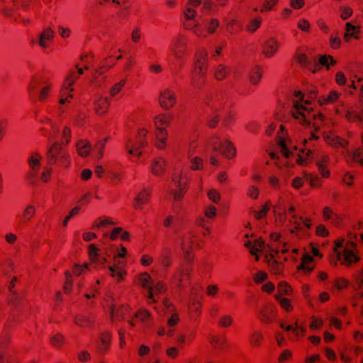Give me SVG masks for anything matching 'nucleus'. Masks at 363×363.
<instances>
[{
	"label": "nucleus",
	"instance_id": "nucleus-48",
	"mask_svg": "<svg viewBox=\"0 0 363 363\" xmlns=\"http://www.w3.org/2000/svg\"><path fill=\"white\" fill-rule=\"evenodd\" d=\"M59 131V128L52 123L51 125H49L46 130L42 132V134L43 136L48 138L49 140H52L57 137Z\"/></svg>",
	"mask_w": 363,
	"mask_h": 363
},
{
	"label": "nucleus",
	"instance_id": "nucleus-31",
	"mask_svg": "<svg viewBox=\"0 0 363 363\" xmlns=\"http://www.w3.org/2000/svg\"><path fill=\"white\" fill-rule=\"evenodd\" d=\"M329 160V156L327 154L321 153L316 162L319 173L325 178H328L330 175V170L327 168Z\"/></svg>",
	"mask_w": 363,
	"mask_h": 363
},
{
	"label": "nucleus",
	"instance_id": "nucleus-63",
	"mask_svg": "<svg viewBox=\"0 0 363 363\" xmlns=\"http://www.w3.org/2000/svg\"><path fill=\"white\" fill-rule=\"evenodd\" d=\"M99 250L95 245H89V256L91 262L95 263L99 259Z\"/></svg>",
	"mask_w": 363,
	"mask_h": 363
},
{
	"label": "nucleus",
	"instance_id": "nucleus-44",
	"mask_svg": "<svg viewBox=\"0 0 363 363\" xmlns=\"http://www.w3.org/2000/svg\"><path fill=\"white\" fill-rule=\"evenodd\" d=\"M340 96V94L336 91H330L328 96H322L318 98V103L320 105H325L329 104L335 103L337 101Z\"/></svg>",
	"mask_w": 363,
	"mask_h": 363
},
{
	"label": "nucleus",
	"instance_id": "nucleus-42",
	"mask_svg": "<svg viewBox=\"0 0 363 363\" xmlns=\"http://www.w3.org/2000/svg\"><path fill=\"white\" fill-rule=\"evenodd\" d=\"M230 71V68L228 66L220 64L216 67L213 75L216 80L223 81L227 77Z\"/></svg>",
	"mask_w": 363,
	"mask_h": 363
},
{
	"label": "nucleus",
	"instance_id": "nucleus-62",
	"mask_svg": "<svg viewBox=\"0 0 363 363\" xmlns=\"http://www.w3.org/2000/svg\"><path fill=\"white\" fill-rule=\"evenodd\" d=\"M272 206V204L269 201H267L264 204V206L262 207V208L260 211H255V217L257 220H261L262 218H264L267 214L268 213L270 208Z\"/></svg>",
	"mask_w": 363,
	"mask_h": 363
},
{
	"label": "nucleus",
	"instance_id": "nucleus-4",
	"mask_svg": "<svg viewBox=\"0 0 363 363\" xmlns=\"http://www.w3.org/2000/svg\"><path fill=\"white\" fill-rule=\"evenodd\" d=\"M46 159L50 165L57 164L59 167L67 168L70 164L69 154L58 142L54 143L48 150Z\"/></svg>",
	"mask_w": 363,
	"mask_h": 363
},
{
	"label": "nucleus",
	"instance_id": "nucleus-9",
	"mask_svg": "<svg viewBox=\"0 0 363 363\" xmlns=\"http://www.w3.org/2000/svg\"><path fill=\"white\" fill-rule=\"evenodd\" d=\"M188 37L184 34H178L172 42V52L177 60H182L187 54Z\"/></svg>",
	"mask_w": 363,
	"mask_h": 363
},
{
	"label": "nucleus",
	"instance_id": "nucleus-2",
	"mask_svg": "<svg viewBox=\"0 0 363 363\" xmlns=\"http://www.w3.org/2000/svg\"><path fill=\"white\" fill-rule=\"evenodd\" d=\"M356 244L353 241L337 239L334 241L333 252L330 263L333 266H337L339 263L346 267H350L353 264L357 263L360 257L354 252Z\"/></svg>",
	"mask_w": 363,
	"mask_h": 363
},
{
	"label": "nucleus",
	"instance_id": "nucleus-60",
	"mask_svg": "<svg viewBox=\"0 0 363 363\" xmlns=\"http://www.w3.org/2000/svg\"><path fill=\"white\" fill-rule=\"evenodd\" d=\"M262 24L261 18H255L250 21L246 27V30L250 33L255 32Z\"/></svg>",
	"mask_w": 363,
	"mask_h": 363
},
{
	"label": "nucleus",
	"instance_id": "nucleus-49",
	"mask_svg": "<svg viewBox=\"0 0 363 363\" xmlns=\"http://www.w3.org/2000/svg\"><path fill=\"white\" fill-rule=\"evenodd\" d=\"M276 300L279 302L280 307L287 313L294 310L291 300L286 298L281 297L280 295H275Z\"/></svg>",
	"mask_w": 363,
	"mask_h": 363
},
{
	"label": "nucleus",
	"instance_id": "nucleus-15",
	"mask_svg": "<svg viewBox=\"0 0 363 363\" xmlns=\"http://www.w3.org/2000/svg\"><path fill=\"white\" fill-rule=\"evenodd\" d=\"M112 335L109 331H104L99 335L95 343L96 352L99 354H106L111 347Z\"/></svg>",
	"mask_w": 363,
	"mask_h": 363
},
{
	"label": "nucleus",
	"instance_id": "nucleus-32",
	"mask_svg": "<svg viewBox=\"0 0 363 363\" xmlns=\"http://www.w3.org/2000/svg\"><path fill=\"white\" fill-rule=\"evenodd\" d=\"M183 26L184 29L192 31L199 38L207 37V33L200 27L199 23L196 21L191 22L186 20V21L184 22Z\"/></svg>",
	"mask_w": 363,
	"mask_h": 363
},
{
	"label": "nucleus",
	"instance_id": "nucleus-57",
	"mask_svg": "<svg viewBox=\"0 0 363 363\" xmlns=\"http://www.w3.org/2000/svg\"><path fill=\"white\" fill-rule=\"evenodd\" d=\"M125 83L126 79H122L120 80V82L113 85L109 91L111 96L114 97L118 94H119L122 90L123 87L125 86Z\"/></svg>",
	"mask_w": 363,
	"mask_h": 363
},
{
	"label": "nucleus",
	"instance_id": "nucleus-36",
	"mask_svg": "<svg viewBox=\"0 0 363 363\" xmlns=\"http://www.w3.org/2000/svg\"><path fill=\"white\" fill-rule=\"evenodd\" d=\"M263 69L260 65L254 66L249 74V80L251 84L257 85L262 77Z\"/></svg>",
	"mask_w": 363,
	"mask_h": 363
},
{
	"label": "nucleus",
	"instance_id": "nucleus-6",
	"mask_svg": "<svg viewBox=\"0 0 363 363\" xmlns=\"http://www.w3.org/2000/svg\"><path fill=\"white\" fill-rule=\"evenodd\" d=\"M148 130L145 128L138 129L135 140L129 139L125 145L126 149L130 155L140 157L142 154L140 150L147 145L146 136Z\"/></svg>",
	"mask_w": 363,
	"mask_h": 363
},
{
	"label": "nucleus",
	"instance_id": "nucleus-41",
	"mask_svg": "<svg viewBox=\"0 0 363 363\" xmlns=\"http://www.w3.org/2000/svg\"><path fill=\"white\" fill-rule=\"evenodd\" d=\"M291 331L292 332V334L289 335L288 337L291 340L296 341L298 340V338L305 336L306 328L303 325L299 326L298 323L296 322L294 325H293V329L291 330Z\"/></svg>",
	"mask_w": 363,
	"mask_h": 363
},
{
	"label": "nucleus",
	"instance_id": "nucleus-25",
	"mask_svg": "<svg viewBox=\"0 0 363 363\" xmlns=\"http://www.w3.org/2000/svg\"><path fill=\"white\" fill-rule=\"evenodd\" d=\"M74 91H69V89L65 90L64 89L61 88L60 91V99H59V107H58V111L60 114H62L65 112V105L66 104H69L72 102V99L74 98L73 96Z\"/></svg>",
	"mask_w": 363,
	"mask_h": 363
},
{
	"label": "nucleus",
	"instance_id": "nucleus-50",
	"mask_svg": "<svg viewBox=\"0 0 363 363\" xmlns=\"http://www.w3.org/2000/svg\"><path fill=\"white\" fill-rule=\"evenodd\" d=\"M161 264L165 267H169L172 264V252L169 249H164L160 257Z\"/></svg>",
	"mask_w": 363,
	"mask_h": 363
},
{
	"label": "nucleus",
	"instance_id": "nucleus-12",
	"mask_svg": "<svg viewBox=\"0 0 363 363\" xmlns=\"http://www.w3.org/2000/svg\"><path fill=\"white\" fill-rule=\"evenodd\" d=\"M173 182L176 186V189L172 191L174 201H181L186 194L188 189L189 181L187 177L182 174L173 176Z\"/></svg>",
	"mask_w": 363,
	"mask_h": 363
},
{
	"label": "nucleus",
	"instance_id": "nucleus-8",
	"mask_svg": "<svg viewBox=\"0 0 363 363\" xmlns=\"http://www.w3.org/2000/svg\"><path fill=\"white\" fill-rule=\"evenodd\" d=\"M116 64V62L113 56L111 55L105 58L94 71L91 81V83L97 86H101L106 79L104 74L115 66Z\"/></svg>",
	"mask_w": 363,
	"mask_h": 363
},
{
	"label": "nucleus",
	"instance_id": "nucleus-40",
	"mask_svg": "<svg viewBox=\"0 0 363 363\" xmlns=\"http://www.w3.org/2000/svg\"><path fill=\"white\" fill-rule=\"evenodd\" d=\"M264 340V335L260 330H255L249 337V344L253 348H258L261 346Z\"/></svg>",
	"mask_w": 363,
	"mask_h": 363
},
{
	"label": "nucleus",
	"instance_id": "nucleus-52",
	"mask_svg": "<svg viewBox=\"0 0 363 363\" xmlns=\"http://www.w3.org/2000/svg\"><path fill=\"white\" fill-rule=\"evenodd\" d=\"M345 30L346 32L344 35V38L346 41H347L350 37H352L355 39L359 38V37L356 35V33L359 32L356 26L352 25L350 23H347L345 25Z\"/></svg>",
	"mask_w": 363,
	"mask_h": 363
},
{
	"label": "nucleus",
	"instance_id": "nucleus-46",
	"mask_svg": "<svg viewBox=\"0 0 363 363\" xmlns=\"http://www.w3.org/2000/svg\"><path fill=\"white\" fill-rule=\"evenodd\" d=\"M108 269L111 272V276L118 281L123 280L126 274L125 271L116 264L109 267Z\"/></svg>",
	"mask_w": 363,
	"mask_h": 363
},
{
	"label": "nucleus",
	"instance_id": "nucleus-1",
	"mask_svg": "<svg viewBox=\"0 0 363 363\" xmlns=\"http://www.w3.org/2000/svg\"><path fill=\"white\" fill-rule=\"evenodd\" d=\"M303 101V99L301 102L294 101L291 113L295 118L301 119L300 123L302 125L312 124L314 128V131L311 133V136L308 139L303 140V147L300 149L303 155L309 157L313 153V150H312V147H314L313 141L319 139V137L315 135V132L323 123L325 116L321 113H315L312 108L304 106Z\"/></svg>",
	"mask_w": 363,
	"mask_h": 363
},
{
	"label": "nucleus",
	"instance_id": "nucleus-61",
	"mask_svg": "<svg viewBox=\"0 0 363 363\" xmlns=\"http://www.w3.org/2000/svg\"><path fill=\"white\" fill-rule=\"evenodd\" d=\"M201 303L199 300H192L190 306L189 311L192 313V315L199 316L201 313Z\"/></svg>",
	"mask_w": 363,
	"mask_h": 363
},
{
	"label": "nucleus",
	"instance_id": "nucleus-37",
	"mask_svg": "<svg viewBox=\"0 0 363 363\" xmlns=\"http://www.w3.org/2000/svg\"><path fill=\"white\" fill-rule=\"evenodd\" d=\"M36 208L32 204H28L25 206L21 215V221L22 223H28L35 216Z\"/></svg>",
	"mask_w": 363,
	"mask_h": 363
},
{
	"label": "nucleus",
	"instance_id": "nucleus-27",
	"mask_svg": "<svg viewBox=\"0 0 363 363\" xmlns=\"http://www.w3.org/2000/svg\"><path fill=\"white\" fill-rule=\"evenodd\" d=\"M279 43L277 39L271 38L267 40L264 44L262 53L267 57H273L278 51Z\"/></svg>",
	"mask_w": 363,
	"mask_h": 363
},
{
	"label": "nucleus",
	"instance_id": "nucleus-28",
	"mask_svg": "<svg viewBox=\"0 0 363 363\" xmlns=\"http://www.w3.org/2000/svg\"><path fill=\"white\" fill-rule=\"evenodd\" d=\"M189 267L181 265L173 274L174 283L178 286H182L183 281L189 278Z\"/></svg>",
	"mask_w": 363,
	"mask_h": 363
},
{
	"label": "nucleus",
	"instance_id": "nucleus-55",
	"mask_svg": "<svg viewBox=\"0 0 363 363\" xmlns=\"http://www.w3.org/2000/svg\"><path fill=\"white\" fill-rule=\"evenodd\" d=\"M270 271L276 275L281 274L284 268V265L282 262H279L277 260H272L269 264Z\"/></svg>",
	"mask_w": 363,
	"mask_h": 363
},
{
	"label": "nucleus",
	"instance_id": "nucleus-51",
	"mask_svg": "<svg viewBox=\"0 0 363 363\" xmlns=\"http://www.w3.org/2000/svg\"><path fill=\"white\" fill-rule=\"evenodd\" d=\"M292 293L291 286L286 281H281L277 286V294L282 297L284 295H290Z\"/></svg>",
	"mask_w": 363,
	"mask_h": 363
},
{
	"label": "nucleus",
	"instance_id": "nucleus-23",
	"mask_svg": "<svg viewBox=\"0 0 363 363\" xmlns=\"http://www.w3.org/2000/svg\"><path fill=\"white\" fill-rule=\"evenodd\" d=\"M206 74L207 72L192 70L191 74V86L196 89L204 87L206 82Z\"/></svg>",
	"mask_w": 363,
	"mask_h": 363
},
{
	"label": "nucleus",
	"instance_id": "nucleus-47",
	"mask_svg": "<svg viewBox=\"0 0 363 363\" xmlns=\"http://www.w3.org/2000/svg\"><path fill=\"white\" fill-rule=\"evenodd\" d=\"M234 323V320L232 315L229 314H223L220 316L217 320V325L220 328H227L232 326Z\"/></svg>",
	"mask_w": 363,
	"mask_h": 363
},
{
	"label": "nucleus",
	"instance_id": "nucleus-3",
	"mask_svg": "<svg viewBox=\"0 0 363 363\" xmlns=\"http://www.w3.org/2000/svg\"><path fill=\"white\" fill-rule=\"evenodd\" d=\"M53 83L51 79L42 74L33 75L28 86V91L30 96L38 93V99L40 102H45L51 95Z\"/></svg>",
	"mask_w": 363,
	"mask_h": 363
},
{
	"label": "nucleus",
	"instance_id": "nucleus-35",
	"mask_svg": "<svg viewBox=\"0 0 363 363\" xmlns=\"http://www.w3.org/2000/svg\"><path fill=\"white\" fill-rule=\"evenodd\" d=\"M166 161L162 157L155 158L151 165L152 173L156 176H161L165 170Z\"/></svg>",
	"mask_w": 363,
	"mask_h": 363
},
{
	"label": "nucleus",
	"instance_id": "nucleus-13",
	"mask_svg": "<svg viewBox=\"0 0 363 363\" xmlns=\"http://www.w3.org/2000/svg\"><path fill=\"white\" fill-rule=\"evenodd\" d=\"M177 101V94L172 89L166 88L160 91L159 104L162 109L165 111L172 109L176 105Z\"/></svg>",
	"mask_w": 363,
	"mask_h": 363
},
{
	"label": "nucleus",
	"instance_id": "nucleus-18",
	"mask_svg": "<svg viewBox=\"0 0 363 363\" xmlns=\"http://www.w3.org/2000/svg\"><path fill=\"white\" fill-rule=\"evenodd\" d=\"M313 257L308 253H304L301 258L300 264L296 267V272L301 273L302 275H308L311 274L315 268L314 265H311Z\"/></svg>",
	"mask_w": 363,
	"mask_h": 363
},
{
	"label": "nucleus",
	"instance_id": "nucleus-34",
	"mask_svg": "<svg viewBox=\"0 0 363 363\" xmlns=\"http://www.w3.org/2000/svg\"><path fill=\"white\" fill-rule=\"evenodd\" d=\"M111 309V319L121 320L125 318V317L130 314V308L128 306L121 305L116 309L113 307Z\"/></svg>",
	"mask_w": 363,
	"mask_h": 363
},
{
	"label": "nucleus",
	"instance_id": "nucleus-26",
	"mask_svg": "<svg viewBox=\"0 0 363 363\" xmlns=\"http://www.w3.org/2000/svg\"><path fill=\"white\" fill-rule=\"evenodd\" d=\"M95 322L92 315L77 314L74 317V323L79 327L84 328H91Z\"/></svg>",
	"mask_w": 363,
	"mask_h": 363
},
{
	"label": "nucleus",
	"instance_id": "nucleus-38",
	"mask_svg": "<svg viewBox=\"0 0 363 363\" xmlns=\"http://www.w3.org/2000/svg\"><path fill=\"white\" fill-rule=\"evenodd\" d=\"M351 166H363V149L357 148L351 154L347 160Z\"/></svg>",
	"mask_w": 363,
	"mask_h": 363
},
{
	"label": "nucleus",
	"instance_id": "nucleus-29",
	"mask_svg": "<svg viewBox=\"0 0 363 363\" xmlns=\"http://www.w3.org/2000/svg\"><path fill=\"white\" fill-rule=\"evenodd\" d=\"M208 342L212 347L218 351H223L225 349L229 347L225 336L220 337L215 335H211L208 338Z\"/></svg>",
	"mask_w": 363,
	"mask_h": 363
},
{
	"label": "nucleus",
	"instance_id": "nucleus-14",
	"mask_svg": "<svg viewBox=\"0 0 363 363\" xmlns=\"http://www.w3.org/2000/svg\"><path fill=\"white\" fill-rule=\"evenodd\" d=\"M198 245L196 235L193 232H188L184 235L182 241V249L186 259L191 260L193 257L191 251Z\"/></svg>",
	"mask_w": 363,
	"mask_h": 363
},
{
	"label": "nucleus",
	"instance_id": "nucleus-20",
	"mask_svg": "<svg viewBox=\"0 0 363 363\" xmlns=\"http://www.w3.org/2000/svg\"><path fill=\"white\" fill-rule=\"evenodd\" d=\"M325 143L334 148L346 147L348 145V141L343 139L333 132H330L323 135Z\"/></svg>",
	"mask_w": 363,
	"mask_h": 363
},
{
	"label": "nucleus",
	"instance_id": "nucleus-10",
	"mask_svg": "<svg viewBox=\"0 0 363 363\" xmlns=\"http://www.w3.org/2000/svg\"><path fill=\"white\" fill-rule=\"evenodd\" d=\"M41 160L42 157L38 152H32L28 159L30 171L26 174V180L30 185H34L36 183L38 170L41 166Z\"/></svg>",
	"mask_w": 363,
	"mask_h": 363
},
{
	"label": "nucleus",
	"instance_id": "nucleus-30",
	"mask_svg": "<svg viewBox=\"0 0 363 363\" xmlns=\"http://www.w3.org/2000/svg\"><path fill=\"white\" fill-rule=\"evenodd\" d=\"M110 101L106 97L99 96L94 101V111L99 116L106 114L109 109Z\"/></svg>",
	"mask_w": 363,
	"mask_h": 363
},
{
	"label": "nucleus",
	"instance_id": "nucleus-5",
	"mask_svg": "<svg viewBox=\"0 0 363 363\" xmlns=\"http://www.w3.org/2000/svg\"><path fill=\"white\" fill-rule=\"evenodd\" d=\"M208 145L213 151H219L227 159H232L236 155V149L232 142L228 140H221L217 136L211 137L208 140Z\"/></svg>",
	"mask_w": 363,
	"mask_h": 363
},
{
	"label": "nucleus",
	"instance_id": "nucleus-39",
	"mask_svg": "<svg viewBox=\"0 0 363 363\" xmlns=\"http://www.w3.org/2000/svg\"><path fill=\"white\" fill-rule=\"evenodd\" d=\"M77 151L79 156L87 157L91 152L90 143L86 140H79L77 143Z\"/></svg>",
	"mask_w": 363,
	"mask_h": 363
},
{
	"label": "nucleus",
	"instance_id": "nucleus-16",
	"mask_svg": "<svg viewBox=\"0 0 363 363\" xmlns=\"http://www.w3.org/2000/svg\"><path fill=\"white\" fill-rule=\"evenodd\" d=\"M277 318V310L275 307L270 303L264 304L259 311L257 318L264 324L273 323Z\"/></svg>",
	"mask_w": 363,
	"mask_h": 363
},
{
	"label": "nucleus",
	"instance_id": "nucleus-53",
	"mask_svg": "<svg viewBox=\"0 0 363 363\" xmlns=\"http://www.w3.org/2000/svg\"><path fill=\"white\" fill-rule=\"evenodd\" d=\"M220 25L217 18H211L206 21V26L208 34H213Z\"/></svg>",
	"mask_w": 363,
	"mask_h": 363
},
{
	"label": "nucleus",
	"instance_id": "nucleus-54",
	"mask_svg": "<svg viewBox=\"0 0 363 363\" xmlns=\"http://www.w3.org/2000/svg\"><path fill=\"white\" fill-rule=\"evenodd\" d=\"M296 59L298 62L303 67H308L311 61L306 54L301 52V49H298L296 53Z\"/></svg>",
	"mask_w": 363,
	"mask_h": 363
},
{
	"label": "nucleus",
	"instance_id": "nucleus-43",
	"mask_svg": "<svg viewBox=\"0 0 363 363\" xmlns=\"http://www.w3.org/2000/svg\"><path fill=\"white\" fill-rule=\"evenodd\" d=\"M138 284L146 289H150L152 285V278L147 272H143L137 276Z\"/></svg>",
	"mask_w": 363,
	"mask_h": 363
},
{
	"label": "nucleus",
	"instance_id": "nucleus-59",
	"mask_svg": "<svg viewBox=\"0 0 363 363\" xmlns=\"http://www.w3.org/2000/svg\"><path fill=\"white\" fill-rule=\"evenodd\" d=\"M226 29L229 33L236 34L241 31L242 27L239 22L232 20L227 24Z\"/></svg>",
	"mask_w": 363,
	"mask_h": 363
},
{
	"label": "nucleus",
	"instance_id": "nucleus-22",
	"mask_svg": "<svg viewBox=\"0 0 363 363\" xmlns=\"http://www.w3.org/2000/svg\"><path fill=\"white\" fill-rule=\"evenodd\" d=\"M323 218L325 221H330L335 226L340 225L342 222V217L337 214L330 207L325 206L323 209Z\"/></svg>",
	"mask_w": 363,
	"mask_h": 363
},
{
	"label": "nucleus",
	"instance_id": "nucleus-58",
	"mask_svg": "<svg viewBox=\"0 0 363 363\" xmlns=\"http://www.w3.org/2000/svg\"><path fill=\"white\" fill-rule=\"evenodd\" d=\"M282 199L279 198L278 203L274 206V212L276 215H278L280 217L281 220H284L286 213L284 208L282 206Z\"/></svg>",
	"mask_w": 363,
	"mask_h": 363
},
{
	"label": "nucleus",
	"instance_id": "nucleus-56",
	"mask_svg": "<svg viewBox=\"0 0 363 363\" xmlns=\"http://www.w3.org/2000/svg\"><path fill=\"white\" fill-rule=\"evenodd\" d=\"M114 224L115 223L110 218H99L94 221L92 228H99L107 225Z\"/></svg>",
	"mask_w": 363,
	"mask_h": 363
},
{
	"label": "nucleus",
	"instance_id": "nucleus-24",
	"mask_svg": "<svg viewBox=\"0 0 363 363\" xmlns=\"http://www.w3.org/2000/svg\"><path fill=\"white\" fill-rule=\"evenodd\" d=\"M151 194V190L149 189H143L138 193L135 198L133 207L136 210H140L144 205L149 202Z\"/></svg>",
	"mask_w": 363,
	"mask_h": 363
},
{
	"label": "nucleus",
	"instance_id": "nucleus-64",
	"mask_svg": "<svg viewBox=\"0 0 363 363\" xmlns=\"http://www.w3.org/2000/svg\"><path fill=\"white\" fill-rule=\"evenodd\" d=\"M303 222V217L298 216L296 214L291 216L290 223L295 226V229L291 230V233H294L296 230L301 229V225Z\"/></svg>",
	"mask_w": 363,
	"mask_h": 363
},
{
	"label": "nucleus",
	"instance_id": "nucleus-19",
	"mask_svg": "<svg viewBox=\"0 0 363 363\" xmlns=\"http://www.w3.org/2000/svg\"><path fill=\"white\" fill-rule=\"evenodd\" d=\"M174 120V115L169 112L161 113L153 118L155 128H165L167 129Z\"/></svg>",
	"mask_w": 363,
	"mask_h": 363
},
{
	"label": "nucleus",
	"instance_id": "nucleus-17",
	"mask_svg": "<svg viewBox=\"0 0 363 363\" xmlns=\"http://www.w3.org/2000/svg\"><path fill=\"white\" fill-rule=\"evenodd\" d=\"M227 101V97L222 93H215L206 99V105L214 111L222 110Z\"/></svg>",
	"mask_w": 363,
	"mask_h": 363
},
{
	"label": "nucleus",
	"instance_id": "nucleus-33",
	"mask_svg": "<svg viewBox=\"0 0 363 363\" xmlns=\"http://www.w3.org/2000/svg\"><path fill=\"white\" fill-rule=\"evenodd\" d=\"M55 33L50 28H46L43 30L39 35L38 45L43 48H47L49 43L54 38Z\"/></svg>",
	"mask_w": 363,
	"mask_h": 363
},
{
	"label": "nucleus",
	"instance_id": "nucleus-7",
	"mask_svg": "<svg viewBox=\"0 0 363 363\" xmlns=\"http://www.w3.org/2000/svg\"><path fill=\"white\" fill-rule=\"evenodd\" d=\"M148 130L145 128L138 129L135 140L129 139L125 145L126 149L130 155L140 157L142 154L140 150L147 145L146 136Z\"/></svg>",
	"mask_w": 363,
	"mask_h": 363
},
{
	"label": "nucleus",
	"instance_id": "nucleus-45",
	"mask_svg": "<svg viewBox=\"0 0 363 363\" xmlns=\"http://www.w3.org/2000/svg\"><path fill=\"white\" fill-rule=\"evenodd\" d=\"M345 118L350 123H357L363 129V115L357 113L354 110H348L345 114Z\"/></svg>",
	"mask_w": 363,
	"mask_h": 363
},
{
	"label": "nucleus",
	"instance_id": "nucleus-11",
	"mask_svg": "<svg viewBox=\"0 0 363 363\" xmlns=\"http://www.w3.org/2000/svg\"><path fill=\"white\" fill-rule=\"evenodd\" d=\"M208 52L204 48H198L193 59L192 70L207 72L208 69Z\"/></svg>",
	"mask_w": 363,
	"mask_h": 363
},
{
	"label": "nucleus",
	"instance_id": "nucleus-21",
	"mask_svg": "<svg viewBox=\"0 0 363 363\" xmlns=\"http://www.w3.org/2000/svg\"><path fill=\"white\" fill-rule=\"evenodd\" d=\"M156 141L155 146L159 150H164L167 146L168 131L165 128H155Z\"/></svg>",
	"mask_w": 363,
	"mask_h": 363
}]
</instances>
